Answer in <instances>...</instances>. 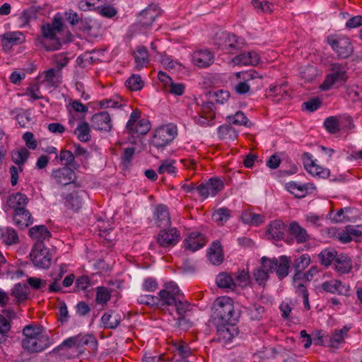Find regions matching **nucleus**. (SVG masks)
Returning <instances> with one entry per match:
<instances>
[{
    "label": "nucleus",
    "instance_id": "f257e3e1",
    "mask_svg": "<svg viewBox=\"0 0 362 362\" xmlns=\"http://www.w3.org/2000/svg\"><path fill=\"white\" fill-rule=\"evenodd\" d=\"M239 317L240 312L235 309L233 301L230 298L221 296L214 300L211 313L214 324H234Z\"/></svg>",
    "mask_w": 362,
    "mask_h": 362
},
{
    "label": "nucleus",
    "instance_id": "f03ea898",
    "mask_svg": "<svg viewBox=\"0 0 362 362\" xmlns=\"http://www.w3.org/2000/svg\"><path fill=\"white\" fill-rule=\"evenodd\" d=\"M175 125L169 124L157 128L151 139V144L157 148H163L168 145L177 136Z\"/></svg>",
    "mask_w": 362,
    "mask_h": 362
},
{
    "label": "nucleus",
    "instance_id": "7ed1b4c3",
    "mask_svg": "<svg viewBox=\"0 0 362 362\" xmlns=\"http://www.w3.org/2000/svg\"><path fill=\"white\" fill-rule=\"evenodd\" d=\"M33 264L40 269H48L52 264V255L42 243H36L30 253Z\"/></svg>",
    "mask_w": 362,
    "mask_h": 362
},
{
    "label": "nucleus",
    "instance_id": "20e7f679",
    "mask_svg": "<svg viewBox=\"0 0 362 362\" xmlns=\"http://www.w3.org/2000/svg\"><path fill=\"white\" fill-rule=\"evenodd\" d=\"M331 70L332 73L326 76L321 85V88L324 90H329L334 84H337V86H341L348 78L345 67L341 64H332Z\"/></svg>",
    "mask_w": 362,
    "mask_h": 362
},
{
    "label": "nucleus",
    "instance_id": "39448f33",
    "mask_svg": "<svg viewBox=\"0 0 362 362\" xmlns=\"http://www.w3.org/2000/svg\"><path fill=\"white\" fill-rule=\"evenodd\" d=\"M182 293L175 282L165 283L163 288L158 293V307L173 306V304L176 303L177 298L182 297Z\"/></svg>",
    "mask_w": 362,
    "mask_h": 362
},
{
    "label": "nucleus",
    "instance_id": "423d86ee",
    "mask_svg": "<svg viewBox=\"0 0 362 362\" xmlns=\"http://www.w3.org/2000/svg\"><path fill=\"white\" fill-rule=\"evenodd\" d=\"M224 188L223 181L218 177H211L208 181L202 182L196 187L201 199H206L209 197H214Z\"/></svg>",
    "mask_w": 362,
    "mask_h": 362
},
{
    "label": "nucleus",
    "instance_id": "0eeeda50",
    "mask_svg": "<svg viewBox=\"0 0 362 362\" xmlns=\"http://www.w3.org/2000/svg\"><path fill=\"white\" fill-rule=\"evenodd\" d=\"M302 159L305 170L313 177L325 179L329 176V170L317 165L310 153H304Z\"/></svg>",
    "mask_w": 362,
    "mask_h": 362
},
{
    "label": "nucleus",
    "instance_id": "6e6552de",
    "mask_svg": "<svg viewBox=\"0 0 362 362\" xmlns=\"http://www.w3.org/2000/svg\"><path fill=\"white\" fill-rule=\"evenodd\" d=\"M180 240V232L175 228L161 230L156 237L158 245L163 247H173Z\"/></svg>",
    "mask_w": 362,
    "mask_h": 362
},
{
    "label": "nucleus",
    "instance_id": "1a4fd4ad",
    "mask_svg": "<svg viewBox=\"0 0 362 362\" xmlns=\"http://www.w3.org/2000/svg\"><path fill=\"white\" fill-rule=\"evenodd\" d=\"M49 339L45 334L30 339H23L22 341L23 349L30 353L41 352L49 346Z\"/></svg>",
    "mask_w": 362,
    "mask_h": 362
},
{
    "label": "nucleus",
    "instance_id": "9d476101",
    "mask_svg": "<svg viewBox=\"0 0 362 362\" xmlns=\"http://www.w3.org/2000/svg\"><path fill=\"white\" fill-rule=\"evenodd\" d=\"M329 44L340 58H348L353 53L354 48L348 37H340L329 40Z\"/></svg>",
    "mask_w": 362,
    "mask_h": 362
},
{
    "label": "nucleus",
    "instance_id": "9b49d317",
    "mask_svg": "<svg viewBox=\"0 0 362 362\" xmlns=\"http://www.w3.org/2000/svg\"><path fill=\"white\" fill-rule=\"evenodd\" d=\"M216 326V339L223 344L230 342L238 334V328L234 324H219Z\"/></svg>",
    "mask_w": 362,
    "mask_h": 362
},
{
    "label": "nucleus",
    "instance_id": "f8f14e48",
    "mask_svg": "<svg viewBox=\"0 0 362 362\" xmlns=\"http://www.w3.org/2000/svg\"><path fill=\"white\" fill-rule=\"evenodd\" d=\"M88 194L82 189L74 190L64 197L65 206L74 211H78L83 206Z\"/></svg>",
    "mask_w": 362,
    "mask_h": 362
},
{
    "label": "nucleus",
    "instance_id": "ddd939ff",
    "mask_svg": "<svg viewBox=\"0 0 362 362\" xmlns=\"http://www.w3.org/2000/svg\"><path fill=\"white\" fill-rule=\"evenodd\" d=\"M208 239L206 235L198 231L191 232L183 244L186 250L195 252L206 245Z\"/></svg>",
    "mask_w": 362,
    "mask_h": 362
},
{
    "label": "nucleus",
    "instance_id": "4468645a",
    "mask_svg": "<svg viewBox=\"0 0 362 362\" xmlns=\"http://www.w3.org/2000/svg\"><path fill=\"white\" fill-rule=\"evenodd\" d=\"M52 178L55 183L66 186L73 183L76 178V175L74 170L69 167H63L54 170L52 173Z\"/></svg>",
    "mask_w": 362,
    "mask_h": 362
},
{
    "label": "nucleus",
    "instance_id": "2eb2a0df",
    "mask_svg": "<svg viewBox=\"0 0 362 362\" xmlns=\"http://www.w3.org/2000/svg\"><path fill=\"white\" fill-rule=\"evenodd\" d=\"M92 127L98 131L110 132L112 129V122L110 114L106 111L93 115L90 119Z\"/></svg>",
    "mask_w": 362,
    "mask_h": 362
},
{
    "label": "nucleus",
    "instance_id": "dca6fc26",
    "mask_svg": "<svg viewBox=\"0 0 362 362\" xmlns=\"http://www.w3.org/2000/svg\"><path fill=\"white\" fill-rule=\"evenodd\" d=\"M214 105L211 102L203 103L199 112V116L196 118V122L202 126H210L215 117Z\"/></svg>",
    "mask_w": 362,
    "mask_h": 362
},
{
    "label": "nucleus",
    "instance_id": "f3484780",
    "mask_svg": "<svg viewBox=\"0 0 362 362\" xmlns=\"http://www.w3.org/2000/svg\"><path fill=\"white\" fill-rule=\"evenodd\" d=\"M192 62L199 68H206L212 64L214 54L208 49L197 50L192 54Z\"/></svg>",
    "mask_w": 362,
    "mask_h": 362
},
{
    "label": "nucleus",
    "instance_id": "a211bd4d",
    "mask_svg": "<svg viewBox=\"0 0 362 362\" xmlns=\"http://www.w3.org/2000/svg\"><path fill=\"white\" fill-rule=\"evenodd\" d=\"M232 61L236 65L256 66L259 64L260 57L256 52L250 51L240 53Z\"/></svg>",
    "mask_w": 362,
    "mask_h": 362
},
{
    "label": "nucleus",
    "instance_id": "6ab92c4d",
    "mask_svg": "<svg viewBox=\"0 0 362 362\" xmlns=\"http://www.w3.org/2000/svg\"><path fill=\"white\" fill-rule=\"evenodd\" d=\"M25 38L21 32H7L1 35V45L4 50H9L13 46L21 44Z\"/></svg>",
    "mask_w": 362,
    "mask_h": 362
},
{
    "label": "nucleus",
    "instance_id": "aec40b11",
    "mask_svg": "<svg viewBox=\"0 0 362 362\" xmlns=\"http://www.w3.org/2000/svg\"><path fill=\"white\" fill-rule=\"evenodd\" d=\"M28 202V198L26 194L21 192H16L9 195L6 200V206L14 210V212L23 209Z\"/></svg>",
    "mask_w": 362,
    "mask_h": 362
},
{
    "label": "nucleus",
    "instance_id": "412c9836",
    "mask_svg": "<svg viewBox=\"0 0 362 362\" xmlns=\"http://www.w3.org/2000/svg\"><path fill=\"white\" fill-rule=\"evenodd\" d=\"M286 226L281 220H275L271 222L267 228V234L275 240L284 239L286 235Z\"/></svg>",
    "mask_w": 362,
    "mask_h": 362
},
{
    "label": "nucleus",
    "instance_id": "4be33fe9",
    "mask_svg": "<svg viewBox=\"0 0 362 362\" xmlns=\"http://www.w3.org/2000/svg\"><path fill=\"white\" fill-rule=\"evenodd\" d=\"M289 233L294 237L298 244L306 243L310 240L307 230L296 221H292L288 227Z\"/></svg>",
    "mask_w": 362,
    "mask_h": 362
},
{
    "label": "nucleus",
    "instance_id": "5701e85b",
    "mask_svg": "<svg viewBox=\"0 0 362 362\" xmlns=\"http://www.w3.org/2000/svg\"><path fill=\"white\" fill-rule=\"evenodd\" d=\"M153 216L158 227H166L170 224V217L167 206L158 204L156 208Z\"/></svg>",
    "mask_w": 362,
    "mask_h": 362
},
{
    "label": "nucleus",
    "instance_id": "b1692460",
    "mask_svg": "<svg viewBox=\"0 0 362 362\" xmlns=\"http://www.w3.org/2000/svg\"><path fill=\"white\" fill-rule=\"evenodd\" d=\"M335 269L341 274H348L353 268V261L346 254H338L334 262Z\"/></svg>",
    "mask_w": 362,
    "mask_h": 362
},
{
    "label": "nucleus",
    "instance_id": "393cba45",
    "mask_svg": "<svg viewBox=\"0 0 362 362\" xmlns=\"http://www.w3.org/2000/svg\"><path fill=\"white\" fill-rule=\"evenodd\" d=\"M13 221L16 226L21 229L29 226L33 222L31 214L26 208L14 212Z\"/></svg>",
    "mask_w": 362,
    "mask_h": 362
},
{
    "label": "nucleus",
    "instance_id": "a878e982",
    "mask_svg": "<svg viewBox=\"0 0 362 362\" xmlns=\"http://www.w3.org/2000/svg\"><path fill=\"white\" fill-rule=\"evenodd\" d=\"M322 288L326 292L346 295L348 288L341 281L332 279L322 283Z\"/></svg>",
    "mask_w": 362,
    "mask_h": 362
},
{
    "label": "nucleus",
    "instance_id": "bb28decb",
    "mask_svg": "<svg viewBox=\"0 0 362 362\" xmlns=\"http://www.w3.org/2000/svg\"><path fill=\"white\" fill-rule=\"evenodd\" d=\"M121 319L119 313L110 310L103 314L101 317V322L104 328L114 329L119 326Z\"/></svg>",
    "mask_w": 362,
    "mask_h": 362
},
{
    "label": "nucleus",
    "instance_id": "cd10ccee",
    "mask_svg": "<svg viewBox=\"0 0 362 362\" xmlns=\"http://www.w3.org/2000/svg\"><path fill=\"white\" fill-rule=\"evenodd\" d=\"M136 67L141 69L149 62V55L147 48L144 45H139L136 47L133 52Z\"/></svg>",
    "mask_w": 362,
    "mask_h": 362
},
{
    "label": "nucleus",
    "instance_id": "c85d7f7f",
    "mask_svg": "<svg viewBox=\"0 0 362 362\" xmlns=\"http://www.w3.org/2000/svg\"><path fill=\"white\" fill-rule=\"evenodd\" d=\"M30 237L35 240L37 243H42L45 240H49L51 237V233L44 225L35 226L29 230Z\"/></svg>",
    "mask_w": 362,
    "mask_h": 362
},
{
    "label": "nucleus",
    "instance_id": "c756f323",
    "mask_svg": "<svg viewBox=\"0 0 362 362\" xmlns=\"http://www.w3.org/2000/svg\"><path fill=\"white\" fill-rule=\"evenodd\" d=\"M41 31L44 38L54 41L51 47H45L47 50H55L59 49L61 43L56 37L57 32L54 30L53 27H52L50 24L48 23L42 25Z\"/></svg>",
    "mask_w": 362,
    "mask_h": 362
},
{
    "label": "nucleus",
    "instance_id": "7c9ffc66",
    "mask_svg": "<svg viewBox=\"0 0 362 362\" xmlns=\"http://www.w3.org/2000/svg\"><path fill=\"white\" fill-rule=\"evenodd\" d=\"M78 348L87 346L89 349L95 352L98 349V341L93 334H77Z\"/></svg>",
    "mask_w": 362,
    "mask_h": 362
},
{
    "label": "nucleus",
    "instance_id": "2f4dec72",
    "mask_svg": "<svg viewBox=\"0 0 362 362\" xmlns=\"http://www.w3.org/2000/svg\"><path fill=\"white\" fill-rule=\"evenodd\" d=\"M160 12L153 6H149L140 13V23L143 27L151 25L155 19L159 16Z\"/></svg>",
    "mask_w": 362,
    "mask_h": 362
},
{
    "label": "nucleus",
    "instance_id": "473e14b6",
    "mask_svg": "<svg viewBox=\"0 0 362 362\" xmlns=\"http://www.w3.org/2000/svg\"><path fill=\"white\" fill-rule=\"evenodd\" d=\"M74 134L77 136V139L81 142H88L91 139L90 128L87 122H80Z\"/></svg>",
    "mask_w": 362,
    "mask_h": 362
},
{
    "label": "nucleus",
    "instance_id": "72a5a7b5",
    "mask_svg": "<svg viewBox=\"0 0 362 362\" xmlns=\"http://www.w3.org/2000/svg\"><path fill=\"white\" fill-rule=\"evenodd\" d=\"M208 256L213 264H219L223 262L222 247L219 242H214L209 249Z\"/></svg>",
    "mask_w": 362,
    "mask_h": 362
},
{
    "label": "nucleus",
    "instance_id": "f704fd0d",
    "mask_svg": "<svg viewBox=\"0 0 362 362\" xmlns=\"http://www.w3.org/2000/svg\"><path fill=\"white\" fill-rule=\"evenodd\" d=\"M291 260L289 257L281 255L279 257L278 265L276 270V275L279 279H283L288 274Z\"/></svg>",
    "mask_w": 362,
    "mask_h": 362
},
{
    "label": "nucleus",
    "instance_id": "c9c22d12",
    "mask_svg": "<svg viewBox=\"0 0 362 362\" xmlns=\"http://www.w3.org/2000/svg\"><path fill=\"white\" fill-rule=\"evenodd\" d=\"M286 85L281 84L270 86L269 96L274 101L279 102L281 100L288 96V93L286 90Z\"/></svg>",
    "mask_w": 362,
    "mask_h": 362
},
{
    "label": "nucleus",
    "instance_id": "e433bc0d",
    "mask_svg": "<svg viewBox=\"0 0 362 362\" xmlns=\"http://www.w3.org/2000/svg\"><path fill=\"white\" fill-rule=\"evenodd\" d=\"M337 255L338 253L335 250L326 248L322 250L318 255V259L322 265L327 267L330 266L333 262H335Z\"/></svg>",
    "mask_w": 362,
    "mask_h": 362
},
{
    "label": "nucleus",
    "instance_id": "4c0bfd02",
    "mask_svg": "<svg viewBox=\"0 0 362 362\" xmlns=\"http://www.w3.org/2000/svg\"><path fill=\"white\" fill-rule=\"evenodd\" d=\"M172 348L173 351L181 357V360H185L192 354V349L188 344L181 340L174 341Z\"/></svg>",
    "mask_w": 362,
    "mask_h": 362
},
{
    "label": "nucleus",
    "instance_id": "58836bf2",
    "mask_svg": "<svg viewBox=\"0 0 362 362\" xmlns=\"http://www.w3.org/2000/svg\"><path fill=\"white\" fill-rule=\"evenodd\" d=\"M230 217V210L227 207H221L214 211L212 219L218 226H223Z\"/></svg>",
    "mask_w": 362,
    "mask_h": 362
},
{
    "label": "nucleus",
    "instance_id": "ea45409f",
    "mask_svg": "<svg viewBox=\"0 0 362 362\" xmlns=\"http://www.w3.org/2000/svg\"><path fill=\"white\" fill-rule=\"evenodd\" d=\"M228 45V49H227L226 53L230 54H235L238 52L241 51V49L245 47V40L242 37L237 36L235 34L231 35L230 40Z\"/></svg>",
    "mask_w": 362,
    "mask_h": 362
},
{
    "label": "nucleus",
    "instance_id": "a19ab883",
    "mask_svg": "<svg viewBox=\"0 0 362 362\" xmlns=\"http://www.w3.org/2000/svg\"><path fill=\"white\" fill-rule=\"evenodd\" d=\"M218 134L220 139L228 141H234L238 136L235 129L228 124L220 126L218 129Z\"/></svg>",
    "mask_w": 362,
    "mask_h": 362
},
{
    "label": "nucleus",
    "instance_id": "79ce46f5",
    "mask_svg": "<svg viewBox=\"0 0 362 362\" xmlns=\"http://www.w3.org/2000/svg\"><path fill=\"white\" fill-rule=\"evenodd\" d=\"M11 296L16 298L17 303L23 302L28 298V288L25 284H17L11 291Z\"/></svg>",
    "mask_w": 362,
    "mask_h": 362
},
{
    "label": "nucleus",
    "instance_id": "37998d69",
    "mask_svg": "<svg viewBox=\"0 0 362 362\" xmlns=\"http://www.w3.org/2000/svg\"><path fill=\"white\" fill-rule=\"evenodd\" d=\"M3 237L0 240L7 245H16L19 242V238L16 231L12 228H3Z\"/></svg>",
    "mask_w": 362,
    "mask_h": 362
},
{
    "label": "nucleus",
    "instance_id": "c03bdc74",
    "mask_svg": "<svg viewBox=\"0 0 362 362\" xmlns=\"http://www.w3.org/2000/svg\"><path fill=\"white\" fill-rule=\"evenodd\" d=\"M232 33L221 32L217 33L214 38V44L218 47V49H222L224 52H227L228 49V44L230 42V36Z\"/></svg>",
    "mask_w": 362,
    "mask_h": 362
},
{
    "label": "nucleus",
    "instance_id": "a18cd8bd",
    "mask_svg": "<svg viewBox=\"0 0 362 362\" xmlns=\"http://www.w3.org/2000/svg\"><path fill=\"white\" fill-rule=\"evenodd\" d=\"M150 122L147 119L142 118L135 124V126L132 127V130H127V132L131 134H138L144 135L150 130Z\"/></svg>",
    "mask_w": 362,
    "mask_h": 362
},
{
    "label": "nucleus",
    "instance_id": "49530a36",
    "mask_svg": "<svg viewBox=\"0 0 362 362\" xmlns=\"http://www.w3.org/2000/svg\"><path fill=\"white\" fill-rule=\"evenodd\" d=\"M111 290L105 286L96 288L95 302L99 305H106L111 298Z\"/></svg>",
    "mask_w": 362,
    "mask_h": 362
},
{
    "label": "nucleus",
    "instance_id": "de8ad7c7",
    "mask_svg": "<svg viewBox=\"0 0 362 362\" xmlns=\"http://www.w3.org/2000/svg\"><path fill=\"white\" fill-rule=\"evenodd\" d=\"M216 284L220 288L233 289L235 286L233 277L226 273H221L217 276Z\"/></svg>",
    "mask_w": 362,
    "mask_h": 362
},
{
    "label": "nucleus",
    "instance_id": "09e8293b",
    "mask_svg": "<svg viewBox=\"0 0 362 362\" xmlns=\"http://www.w3.org/2000/svg\"><path fill=\"white\" fill-rule=\"evenodd\" d=\"M348 328L344 327L340 330H337L329 337V346L333 348H337L339 344L344 341V335L348 332Z\"/></svg>",
    "mask_w": 362,
    "mask_h": 362
},
{
    "label": "nucleus",
    "instance_id": "8fccbe9b",
    "mask_svg": "<svg viewBox=\"0 0 362 362\" xmlns=\"http://www.w3.org/2000/svg\"><path fill=\"white\" fill-rule=\"evenodd\" d=\"M246 312L251 320H260L264 313V308L258 304H253L246 308Z\"/></svg>",
    "mask_w": 362,
    "mask_h": 362
},
{
    "label": "nucleus",
    "instance_id": "3c124183",
    "mask_svg": "<svg viewBox=\"0 0 362 362\" xmlns=\"http://www.w3.org/2000/svg\"><path fill=\"white\" fill-rule=\"evenodd\" d=\"M310 263V257L308 254H303L295 259L292 266L296 271L303 272Z\"/></svg>",
    "mask_w": 362,
    "mask_h": 362
},
{
    "label": "nucleus",
    "instance_id": "603ef678",
    "mask_svg": "<svg viewBox=\"0 0 362 362\" xmlns=\"http://www.w3.org/2000/svg\"><path fill=\"white\" fill-rule=\"evenodd\" d=\"M176 308V312L178 316L186 315L187 313L189 311L191 304L186 300L184 299V295L182 297H179L176 303L173 304Z\"/></svg>",
    "mask_w": 362,
    "mask_h": 362
},
{
    "label": "nucleus",
    "instance_id": "864d4df0",
    "mask_svg": "<svg viewBox=\"0 0 362 362\" xmlns=\"http://www.w3.org/2000/svg\"><path fill=\"white\" fill-rule=\"evenodd\" d=\"M125 86L132 91L141 90L144 86V82L139 75L134 74L127 80Z\"/></svg>",
    "mask_w": 362,
    "mask_h": 362
},
{
    "label": "nucleus",
    "instance_id": "5fc2aeb1",
    "mask_svg": "<svg viewBox=\"0 0 362 362\" xmlns=\"http://www.w3.org/2000/svg\"><path fill=\"white\" fill-rule=\"evenodd\" d=\"M287 187L288 191L291 193L294 194L295 196L303 197H305L307 191L308 187L305 185H299L294 182H291L287 184Z\"/></svg>",
    "mask_w": 362,
    "mask_h": 362
},
{
    "label": "nucleus",
    "instance_id": "6e6d98bb",
    "mask_svg": "<svg viewBox=\"0 0 362 362\" xmlns=\"http://www.w3.org/2000/svg\"><path fill=\"white\" fill-rule=\"evenodd\" d=\"M29 151L25 148H21L12 153V160L18 166L23 165L27 160Z\"/></svg>",
    "mask_w": 362,
    "mask_h": 362
},
{
    "label": "nucleus",
    "instance_id": "4d7b16f0",
    "mask_svg": "<svg viewBox=\"0 0 362 362\" xmlns=\"http://www.w3.org/2000/svg\"><path fill=\"white\" fill-rule=\"evenodd\" d=\"M252 278L259 286H264L269 279L267 272L261 267L256 268L252 272Z\"/></svg>",
    "mask_w": 362,
    "mask_h": 362
},
{
    "label": "nucleus",
    "instance_id": "13d9d810",
    "mask_svg": "<svg viewBox=\"0 0 362 362\" xmlns=\"http://www.w3.org/2000/svg\"><path fill=\"white\" fill-rule=\"evenodd\" d=\"M233 279L235 282V285L238 284L242 287H245L250 283V276L249 273L245 270L238 271L235 273Z\"/></svg>",
    "mask_w": 362,
    "mask_h": 362
},
{
    "label": "nucleus",
    "instance_id": "bf43d9fd",
    "mask_svg": "<svg viewBox=\"0 0 362 362\" xmlns=\"http://www.w3.org/2000/svg\"><path fill=\"white\" fill-rule=\"evenodd\" d=\"M23 334L25 337L23 339H30L43 334L40 327L33 326L30 325L24 327Z\"/></svg>",
    "mask_w": 362,
    "mask_h": 362
},
{
    "label": "nucleus",
    "instance_id": "052dcab7",
    "mask_svg": "<svg viewBox=\"0 0 362 362\" xmlns=\"http://www.w3.org/2000/svg\"><path fill=\"white\" fill-rule=\"evenodd\" d=\"M175 161L174 160H165L163 161L158 168L159 174H164L165 173L170 175H175L177 168L174 165Z\"/></svg>",
    "mask_w": 362,
    "mask_h": 362
},
{
    "label": "nucleus",
    "instance_id": "680f3d73",
    "mask_svg": "<svg viewBox=\"0 0 362 362\" xmlns=\"http://www.w3.org/2000/svg\"><path fill=\"white\" fill-rule=\"evenodd\" d=\"M262 266L260 267L264 271L267 272V274L273 272L277 267L278 259L276 258L269 259L266 257H263L261 259Z\"/></svg>",
    "mask_w": 362,
    "mask_h": 362
},
{
    "label": "nucleus",
    "instance_id": "e2e57ef3",
    "mask_svg": "<svg viewBox=\"0 0 362 362\" xmlns=\"http://www.w3.org/2000/svg\"><path fill=\"white\" fill-rule=\"evenodd\" d=\"M137 301L139 304L146 305L148 306H159V300L158 296L151 295H141L139 296Z\"/></svg>",
    "mask_w": 362,
    "mask_h": 362
},
{
    "label": "nucleus",
    "instance_id": "0e129e2a",
    "mask_svg": "<svg viewBox=\"0 0 362 362\" xmlns=\"http://www.w3.org/2000/svg\"><path fill=\"white\" fill-rule=\"evenodd\" d=\"M324 126L331 134H335L339 130V120L335 117H327L324 122Z\"/></svg>",
    "mask_w": 362,
    "mask_h": 362
},
{
    "label": "nucleus",
    "instance_id": "69168bd1",
    "mask_svg": "<svg viewBox=\"0 0 362 362\" xmlns=\"http://www.w3.org/2000/svg\"><path fill=\"white\" fill-rule=\"evenodd\" d=\"M185 89V86L182 83H175L173 81L165 88V90L175 95H182Z\"/></svg>",
    "mask_w": 362,
    "mask_h": 362
},
{
    "label": "nucleus",
    "instance_id": "338daca9",
    "mask_svg": "<svg viewBox=\"0 0 362 362\" xmlns=\"http://www.w3.org/2000/svg\"><path fill=\"white\" fill-rule=\"evenodd\" d=\"M59 158L62 164L65 165L66 167L74 165V154L68 150H62L59 154Z\"/></svg>",
    "mask_w": 362,
    "mask_h": 362
},
{
    "label": "nucleus",
    "instance_id": "774afa93",
    "mask_svg": "<svg viewBox=\"0 0 362 362\" xmlns=\"http://www.w3.org/2000/svg\"><path fill=\"white\" fill-rule=\"evenodd\" d=\"M90 285V279L87 275L78 276L75 281V287L78 291H86Z\"/></svg>",
    "mask_w": 362,
    "mask_h": 362
}]
</instances>
